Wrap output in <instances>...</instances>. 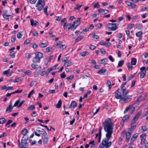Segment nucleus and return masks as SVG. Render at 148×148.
Masks as SVG:
<instances>
[{"label": "nucleus", "instance_id": "nucleus-12", "mask_svg": "<svg viewBox=\"0 0 148 148\" xmlns=\"http://www.w3.org/2000/svg\"><path fill=\"white\" fill-rule=\"evenodd\" d=\"M146 135V133H144L141 134L140 136V138L141 139V144L142 145H143L145 141Z\"/></svg>", "mask_w": 148, "mask_h": 148}, {"label": "nucleus", "instance_id": "nucleus-31", "mask_svg": "<svg viewBox=\"0 0 148 148\" xmlns=\"http://www.w3.org/2000/svg\"><path fill=\"white\" fill-rule=\"evenodd\" d=\"M124 63V60H123L120 61L118 62V66L119 67H121L122 66Z\"/></svg>", "mask_w": 148, "mask_h": 148}, {"label": "nucleus", "instance_id": "nucleus-62", "mask_svg": "<svg viewBox=\"0 0 148 148\" xmlns=\"http://www.w3.org/2000/svg\"><path fill=\"white\" fill-rule=\"evenodd\" d=\"M46 73V72L44 70V69L42 71V72L40 73V75L41 76H43L45 75Z\"/></svg>", "mask_w": 148, "mask_h": 148}, {"label": "nucleus", "instance_id": "nucleus-8", "mask_svg": "<svg viewBox=\"0 0 148 148\" xmlns=\"http://www.w3.org/2000/svg\"><path fill=\"white\" fill-rule=\"evenodd\" d=\"M142 110H140L138 113L135 115L132 121V124H134L136 123V121L138 118L140 116L142 113Z\"/></svg>", "mask_w": 148, "mask_h": 148}, {"label": "nucleus", "instance_id": "nucleus-16", "mask_svg": "<svg viewBox=\"0 0 148 148\" xmlns=\"http://www.w3.org/2000/svg\"><path fill=\"white\" fill-rule=\"evenodd\" d=\"M108 73L107 70L106 69H101L99 70L97 73L100 75H105Z\"/></svg>", "mask_w": 148, "mask_h": 148}, {"label": "nucleus", "instance_id": "nucleus-50", "mask_svg": "<svg viewBox=\"0 0 148 148\" xmlns=\"http://www.w3.org/2000/svg\"><path fill=\"white\" fill-rule=\"evenodd\" d=\"M111 83L110 81H108L107 85L109 89H110L112 87V86L111 85Z\"/></svg>", "mask_w": 148, "mask_h": 148}, {"label": "nucleus", "instance_id": "nucleus-34", "mask_svg": "<svg viewBox=\"0 0 148 148\" xmlns=\"http://www.w3.org/2000/svg\"><path fill=\"white\" fill-rule=\"evenodd\" d=\"M62 41H58L56 44L54 45L53 47H56L57 46L62 45Z\"/></svg>", "mask_w": 148, "mask_h": 148}, {"label": "nucleus", "instance_id": "nucleus-18", "mask_svg": "<svg viewBox=\"0 0 148 148\" xmlns=\"http://www.w3.org/2000/svg\"><path fill=\"white\" fill-rule=\"evenodd\" d=\"M30 24L32 26H36L39 25L38 22L36 21H34L33 19L30 20Z\"/></svg>", "mask_w": 148, "mask_h": 148}, {"label": "nucleus", "instance_id": "nucleus-6", "mask_svg": "<svg viewBox=\"0 0 148 148\" xmlns=\"http://www.w3.org/2000/svg\"><path fill=\"white\" fill-rule=\"evenodd\" d=\"M107 27L109 28L110 30L114 31L117 28V26L115 23H108L106 25Z\"/></svg>", "mask_w": 148, "mask_h": 148}, {"label": "nucleus", "instance_id": "nucleus-51", "mask_svg": "<svg viewBox=\"0 0 148 148\" xmlns=\"http://www.w3.org/2000/svg\"><path fill=\"white\" fill-rule=\"evenodd\" d=\"M143 34V32L142 31H140L136 33V36L139 37L140 36Z\"/></svg>", "mask_w": 148, "mask_h": 148}, {"label": "nucleus", "instance_id": "nucleus-37", "mask_svg": "<svg viewBox=\"0 0 148 148\" xmlns=\"http://www.w3.org/2000/svg\"><path fill=\"white\" fill-rule=\"evenodd\" d=\"M71 62L69 61L65 63L64 64V65L65 66H71Z\"/></svg>", "mask_w": 148, "mask_h": 148}, {"label": "nucleus", "instance_id": "nucleus-24", "mask_svg": "<svg viewBox=\"0 0 148 148\" xmlns=\"http://www.w3.org/2000/svg\"><path fill=\"white\" fill-rule=\"evenodd\" d=\"M108 61V60L107 59L104 58L101 59V60L100 63L102 64H104V65L107 64L106 63Z\"/></svg>", "mask_w": 148, "mask_h": 148}, {"label": "nucleus", "instance_id": "nucleus-61", "mask_svg": "<svg viewBox=\"0 0 148 148\" xmlns=\"http://www.w3.org/2000/svg\"><path fill=\"white\" fill-rule=\"evenodd\" d=\"M30 41V40L29 39H26L24 42V44L25 45H27Z\"/></svg>", "mask_w": 148, "mask_h": 148}, {"label": "nucleus", "instance_id": "nucleus-48", "mask_svg": "<svg viewBox=\"0 0 148 148\" xmlns=\"http://www.w3.org/2000/svg\"><path fill=\"white\" fill-rule=\"evenodd\" d=\"M52 50V48L51 47H48L46 49V52L49 53Z\"/></svg>", "mask_w": 148, "mask_h": 148}, {"label": "nucleus", "instance_id": "nucleus-28", "mask_svg": "<svg viewBox=\"0 0 148 148\" xmlns=\"http://www.w3.org/2000/svg\"><path fill=\"white\" fill-rule=\"evenodd\" d=\"M62 104V102L61 100L58 101V103L56 105V107L57 108H60Z\"/></svg>", "mask_w": 148, "mask_h": 148}, {"label": "nucleus", "instance_id": "nucleus-45", "mask_svg": "<svg viewBox=\"0 0 148 148\" xmlns=\"http://www.w3.org/2000/svg\"><path fill=\"white\" fill-rule=\"evenodd\" d=\"M31 115L32 117H35L37 115V113L36 111H34L31 113Z\"/></svg>", "mask_w": 148, "mask_h": 148}, {"label": "nucleus", "instance_id": "nucleus-40", "mask_svg": "<svg viewBox=\"0 0 148 148\" xmlns=\"http://www.w3.org/2000/svg\"><path fill=\"white\" fill-rule=\"evenodd\" d=\"M48 142V137H45L43 138V144H45L47 143Z\"/></svg>", "mask_w": 148, "mask_h": 148}, {"label": "nucleus", "instance_id": "nucleus-1", "mask_svg": "<svg viewBox=\"0 0 148 148\" xmlns=\"http://www.w3.org/2000/svg\"><path fill=\"white\" fill-rule=\"evenodd\" d=\"M113 122L110 119H106L103 123L104 130L106 132V136L107 138L110 139L111 136L113 132Z\"/></svg>", "mask_w": 148, "mask_h": 148}, {"label": "nucleus", "instance_id": "nucleus-22", "mask_svg": "<svg viewBox=\"0 0 148 148\" xmlns=\"http://www.w3.org/2000/svg\"><path fill=\"white\" fill-rule=\"evenodd\" d=\"M35 108V106L34 105H30L27 108V110L28 111L33 110Z\"/></svg>", "mask_w": 148, "mask_h": 148}, {"label": "nucleus", "instance_id": "nucleus-38", "mask_svg": "<svg viewBox=\"0 0 148 148\" xmlns=\"http://www.w3.org/2000/svg\"><path fill=\"white\" fill-rule=\"evenodd\" d=\"M93 5L94 7L95 8H99L100 7V5L98 3H93Z\"/></svg>", "mask_w": 148, "mask_h": 148}, {"label": "nucleus", "instance_id": "nucleus-32", "mask_svg": "<svg viewBox=\"0 0 148 148\" xmlns=\"http://www.w3.org/2000/svg\"><path fill=\"white\" fill-rule=\"evenodd\" d=\"M35 92L34 90H32V91L29 93L28 96V97L29 98H30L31 97V96L33 95Z\"/></svg>", "mask_w": 148, "mask_h": 148}, {"label": "nucleus", "instance_id": "nucleus-36", "mask_svg": "<svg viewBox=\"0 0 148 148\" xmlns=\"http://www.w3.org/2000/svg\"><path fill=\"white\" fill-rule=\"evenodd\" d=\"M48 8V6H46L43 9L44 12L45 14L47 16L48 15V14L47 13V10Z\"/></svg>", "mask_w": 148, "mask_h": 148}, {"label": "nucleus", "instance_id": "nucleus-10", "mask_svg": "<svg viewBox=\"0 0 148 148\" xmlns=\"http://www.w3.org/2000/svg\"><path fill=\"white\" fill-rule=\"evenodd\" d=\"M24 102V100H23L20 102V100H18L15 102L13 106V107H16L17 108H19L22 106Z\"/></svg>", "mask_w": 148, "mask_h": 148}, {"label": "nucleus", "instance_id": "nucleus-60", "mask_svg": "<svg viewBox=\"0 0 148 148\" xmlns=\"http://www.w3.org/2000/svg\"><path fill=\"white\" fill-rule=\"evenodd\" d=\"M3 17L6 19H8L9 18V17L10 16V15H7L5 14H3Z\"/></svg>", "mask_w": 148, "mask_h": 148}, {"label": "nucleus", "instance_id": "nucleus-58", "mask_svg": "<svg viewBox=\"0 0 148 148\" xmlns=\"http://www.w3.org/2000/svg\"><path fill=\"white\" fill-rule=\"evenodd\" d=\"M41 69V66H39L37 68L36 70V71H37L38 73H39L40 72Z\"/></svg>", "mask_w": 148, "mask_h": 148}, {"label": "nucleus", "instance_id": "nucleus-21", "mask_svg": "<svg viewBox=\"0 0 148 148\" xmlns=\"http://www.w3.org/2000/svg\"><path fill=\"white\" fill-rule=\"evenodd\" d=\"M130 118V116L128 115H125L122 119V121L124 122L127 121Z\"/></svg>", "mask_w": 148, "mask_h": 148}, {"label": "nucleus", "instance_id": "nucleus-30", "mask_svg": "<svg viewBox=\"0 0 148 148\" xmlns=\"http://www.w3.org/2000/svg\"><path fill=\"white\" fill-rule=\"evenodd\" d=\"M89 144L91 145L90 147L91 148L95 147V144L94 140L90 141L89 142Z\"/></svg>", "mask_w": 148, "mask_h": 148}, {"label": "nucleus", "instance_id": "nucleus-20", "mask_svg": "<svg viewBox=\"0 0 148 148\" xmlns=\"http://www.w3.org/2000/svg\"><path fill=\"white\" fill-rule=\"evenodd\" d=\"M89 54V52L88 51H84L80 53V55L82 57H84L87 55H88Z\"/></svg>", "mask_w": 148, "mask_h": 148}, {"label": "nucleus", "instance_id": "nucleus-39", "mask_svg": "<svg viewBox=\"0 0 148 148\" xmlns=\"http://www.w3.org/2000/svg\"><path fill=\"white\" fill-rule=\"evenodd\" d=\"M22 32H18L17 34V37L19 39L22 37Z\"/></svg>", "mask_w": 148, "mask_h": 148}, {"label": "nucleus", "instance_id": "nucleus-44", "mask_svg": "<svg viewBox=\"0 0 148 148\" xmlns=\"http://www.w3.org/2000/svg\"><path fill=\"white\" fill-rule=\"evenodd\" d=\"M27 2L30 3L32 4H34L36 2L37 0H26Z\"/></svg>", "mask_w": 148, "mask_h": 148}, {"label": "nucleus", "instance_id": "nucleus-14", "mask_svg": "<svg viewBox=\"0 0 148 148\" xmlns=\"http://www.w3.org/2000/svg\"><path fill=\"white\" fill-rule=\"evenodd\" d=\"M80 18H77L75 21V29L81 24Z\"/></svg>", "mask_w": 148, "mask_h": 148}, {"label": "nucleus", "instance_id": "nucleus-41", "mask_svg": "<svg viewBox=\"0 0 148 148\" xmlns=\"http://www.w3.org/2000/svg\"><path fill=\"white\" fill-rule=\"evenodd\" d=\"M6 120L4 118H2L0 119V123L1 124H3L5 122Z\"/></svg>", "mask_w": 148, "mask_h": 148}, {"label": "nucleus", "instance_id": "nucleus-13", "mask_svg": "<svg viewBox=\"0 0 148 148\" xmlns=\"http://www.w3.org/2000/svg\"><path fill=\"white\" fill-rule=\"evenodd\" d=\"M98 11L99 13L103 15L107 14L109 12V11L108 10L101 8L99 9Z\"/></svg>", "mask_w": 148, "mask_h": 148}, {"label": "nucleus", "instance_id": "nucleus-19", "mask_svg": "<svg viewBox=\"0 0 148 148\" xmlns=\"http://www.w3.org/2000/svg\"><path fill=\"white\" fill-rule=\"evenodd\" d=\"M134 3V1L132 0H127L125 2V3L128 6H130Z\"/></svg>", "mask_w": 148, "mask_h": 148}, {"label": "nucleus", "instance_id": "nucleus-57", "mask_svg": "<svg viewBox=\"0 0 148 148\" xmlns=\"http://www.w3.org/2000/svg\"><path fill=\"white\" fill-rule=\"evenodd\" d=\"M134 24H129L128 26L127 27V29H130L131 28H132L133 27V26H134Z\"/></svg>", "mask_w": 148, "mask_h": 148}, {"label": "nucleus", "instance_id": "nucleus-26", "mask_svg": "<svg viewBox=\"0 0 148 148\" xmlns=\"http://www.w3.org/2000/svg\"><path fill=\"white\" fill-rule=\"evenodd\" d=\"M51 57H47L46 58H45V63L46 64V65H47L48 62H49L51 59Z\"/></svg>", "mask_w": 148, "mask_h": 148}, {"label": "nucleus", "instance_id": "nucleus-7", "mask_svg": "<svg viewBox=\"0 0 148 148\" xmlns=\"http://www.w3.org/2000/svg\"><path fill=\"white\" fill-rule=\"evenodd\" d=\"M131 99V97L130 96H128L124 97H122V98L120 99L119 102L120 103H125L130 101Z\"/></svg>", "mask_w": 148, "mask_h": 148}, {"label": "nucleus", "instance_id": "nucleus-46", "mask_svg": "<svg viewBox=\"0 0 148 148\" xmlns=\"http://www.w3.org/2000/svg\"><path fill=\"white\" fill-rule=\"evenodd\" d=\"M25 75H29L31 74V72L30 70L26 71L24 72Z\"/></svg>", "mask_w": 148, "mask_h": 148}, {"label": "nucleus", "instance_id": "nucleus-5", "mask_svg": "<svg viewBox=\"0 0 148 148\" xmlns=\"http://www.w3.org/2000/svg\"><path fill=\"white\" fill-rule=\"evenodd\" d=\"M109 138H104L102 141V143L103 145L105 147L108 148L112 144L111 141L108 142Z\"/></svg>", "mask_w": 148, "mask_h": 148}, {"label": "nucleus", "instance_id": "nucleus-2", "mask_svg": "<svg viewBox=\"0 0 148 148\" xmlns=\"http://www.w3.org/2000/svg\"><path fill=\"white\" fill-rule=\"evenodd\" d=\"M129 92V90H126L125 86H122L121 89L119 88L115 92L114 97L117 99H121L122 96L126 95Z\"/></svg>", "mask_w": 148, "mask_h": 148}, {"label": "nucleus", "instance_id": "nucleus-47", "mask_svg": "<svg viewBox=\"0 0 148 148\" xmlns=\"http://www.w3.org/2000/svg\"><path fill=\"white\" fill-rule=\"evenodd\" d=\"M36 84H37V82H36L35 81L33 80V81H31V82L30 84V86L31 87H32L34 85H36Z\"/></svg>", "mask_w": 148, "mask_h": 148}, {"label": "nucleus", "instance_id": "nucleus-4", "mask_svg": "<svg viewBox=\"0 0 148 148\" xmlns=\"http://www.w3.org/2000/svg\"><path fill=\"white\" fill-rule=\"evenodd\" d=\"M45 5V2L44 0H38L36 4V7L38 11L41 10Z\"/></svg>", "mask_w": 148, "mask_h": 148}, {"label": "nucleus", "instance_id": "nucleus-55", "mask_svg": "<svg viewBox=\"0 0 148 148\" xmlns=\"http://www.w3.org/2000/svg\"><path fill=\"white\" fill-rule=\"evenodd\" d=\"M31 67L33 69L36 68L37 66V65L36 64L32 63L31 64Z\"/></svg>", "mask_w": 148, "mask_h": 148}, {"label": "nucleus", "instance_id": "nucleus-27", "mask_svg": "<svg viewBox=\"0 0 148 148\" xmlns=\"http://www.w3.org/2000/svg\"><path fill=\"white\" fill-rule=\"evenodd\" d=\"M137 60L136 58H132L131 59V64L132 65H135L136 62Z\"/></svg>", "mask_w": 148, "mask_h": 148}, {"label": "nucleus", "instance_id": "nucleus-17", "mask_svg": "<svg viewBox=\"0 0 148 148\" xmlns=\"http://www.w3.org/2000/svg\"><path fill=\"white\" fill-rule=\"evenodd\" d=\"M132 134V131L130 130L127 132L126 133V141L127 142H128L130 139L131 135Z\"/></svg>", "mask_w": 148, "mask_h": 148}, {"label": "nucleus", "instance_id": "nucleus-64", "mask_svg": "<svg viewBox=\"0 0 148 148\" xmlns=\"http://www.w3.org/2000/svg\"><path fill=\"white\" fill-rule=\"evenodd\" d=\"M135 73L131 75L130 77L127 78L128 80H130L131 79L133 78L135 76Z\"/></svg>", "mask_w": 148, "mask_h": 148}, {"label": "nucleus", "instance_id": "nucleus-53", "mask_svg": "<svg viewBox=\"0 0 148 148\" xmlns=\"http://www.w3.org/2000/svg\"><path fill=\"white\" fill-rule=\"evenodd\" d=\"M66 47V46L65 45H63L60 47V49L61 50H63Z\"/></svg>", "mask_w": 148, "mask_h": 148}, {"label": "nucleus", "instance_id": "nucleus-11", "mask_svg": "<svg viewBox=\"0 0 148 148\" xmlns=\"http://www.w3.org/2000/svg\"><path fill=\"white\" fill-rule=\"evenodd\" d=\"M145 67H142L140 69L141 72L140 77L141 78H143L145 75L146 71L145 70Z\"/></svg>", "mask_w": 148, "mask_h": 148}, {"label": "nucleus", "instance_id": "nucleus-25", "mask_svg": "<svg viewBox=\"0 0 148 148\" xmlns=\"http://www.w3.org/2000/svg\"><path fill=\"white\" fill-rule=\"evenodd\" d=\"M48 45V43H41L39 45L41 48H44L46 47Z\"/></svg>", "mask_w": 148, "mask_h": 148}, {"label": "nucleus", "instance_id": "nucleus-52", "mask_svg": "<svg viewBox=\"0 0 148 148\" xmlns=\"http://www.w3.org/2000/svg\"><path fill=\"white\" fill-rule=\"evenodd\" d=\"M15 53L14 51H11L10 53V55L11 56L12 58H13L15 57L14 54Z\"/></svg>", "mask_w": 148, "mask_h": 148}, {"label": "nucleus", "instance_id": "nucleus-35", "mask_svg": "<svg viewBox=\"0 0 148 148\" xmlns=\"http://www.w3.org/2000/svg\"><path fill=\"white\" fill-rule=\"evenodd\" d=\"M83 38L82 36H80L78 37L75 40V42H77L78 41L81 40Z\"/></svg>", "mask_w": 148, "mask_h": 148}, {"label": "nucleus", "instance_id": "nucleus-54", "mask_svg": "<svg viewBox=\"0 0 148 148\" xmlns=\"http://www.w3.org/2000/svg\"><path fill=\"white\" fill-rule=\"evenodd\" d=\"M134 124L131 127L130 129L131 130H130L131 131H133V130L135 128L136 126L137 125V124L136 123H135L134 124H132V125Z\"/></svg>", "mask_w": 148, "mask_h": 148}, {"label": "nucleus", "instance_id": "nucleus-33", "mask_svg": "<svg viewBox=\"0 0 148 148\" xmlns=\"http://www.w3.org/2000/svg\"><path fill=\"white\" fill-rule=\"evenodd\" d=\"M28 132L27 130L26 129H24L22 131V134L25 135H26Z\"/></svg>", "mask_w": 148, "mask_h": 148}, {"label": "nucleus", "instance_id": "nucleus-23", "mask_svg": "<svg viewBox=\"0 0 148 148\" xmlns=\"http://www.w3.org/2000/svg\"><path fill=\"white\" fill-rule=\"evenodd\" d=\"M138 135V134L137 133L134 134L131 138V140L133 142L135 141Z\"/></svg>", "mask_w": 148, "mask_h": 148}, {"label": "nucleus", "instance_id": "nucleus-49", "mask_svg": "<svg viewBox=\"0 0 148 148\" xmlns=\"http://www.w3.org/2000/svg\"><path fill=\"white\" fill-rule=\"evenodd\" d=\"M74 76L73 75H71L69 77H66V79L68 81L72 80Z\"/></svg>", "mask_w": 148, "mask_h": 148}, {"label": "nucleus", "instance_id": "nucleus-42", "mask_svg": "<svg viewBox=\"0 0 148 148\" xmlns=\"http://www.w3.org/2000/svg\"><path fill=\"white\" fill-rule=\"evenodd\" d=\"M82 6V5H79L78 4H76V7L75 8V9H76L78 10H79L80 9L81 7Z\"/></svg>", "mask_w": 148, "mask_h": 148}, {"label": "nucleus", "instance_id": "nucleus-29", "mask_svg": "<svg viewBox=\"0 0 148 148\" xmlns=\"http://www.w3.org/2000/svg\"><path fill=\"white\" fill-rule=\"evenodd\" d=\"M102 129V127H101L99 131V139L98 140V142H100V141L101 138V130Z\"/></svg>", "mask_w": 148, "mask_h": 148}, {"label": "nucleus", "instance_id": "nucleus-3", "mask_svg": "<svg viewBox=\"0 0 148 148\" xmlns=\"http://www.w3.org/2000/svg\"><path fill=\"white\" fill-rule=\"evenodd\" d=\"M35 56L32 59V61L34 63H39L40 59L43 57V55L40 52H37L35 53Z\"/></svg>", "mask_w": 148, "mask_h": 148}, {"label": "nucleus", "instance_id": "nucleus-63", "mask_svg": "<svg viewBox=\"0 0 148 148\" xmlns=\"http://www.w3.org/2000/svg\"><path fill=\"white\" fill-rule=\"evenodd\" d=\"M21 80L20 78H18L16 79H15L13 80V82L14 83L17 82H19Z\"/></svg>", "mask_w": 148, "mask_h": 148}, {"label": "nucleus", "instance_id": "nucleus-43", "mask_svg": "<svg viewBox=\"0 0 148 148\" xmlns=\"http://www.w3.org/2000/svg\"><path fill=\"white\" fill-rule=\"evenodd\" d=\"M25 57L27 59H29L31 57V55L30 53H28L25 54Z\"/></svg>", "mask_w": 148, "mask_h": 148}, {"label": "nucleus", "instance_id": "nucleus-56", "mask_svg": "<svg viewBox=\"0 0 148 148\" xmlns=\"http://www.w3.org/2000/svg\"><path fill=\"white\" fill-rule=\"evenodd\" d=\"M92 35L93 36V38L95 39H97L99 38V36L97 35H95V33H92Z\"/></svg>", "mask_w": 148, "mask_h": 148}, {"label": "nucleus", "instance_id": "nucleus-15", "mask_svg": "<svg viewBox=\"0 0 148 148\" xmlns=\"http://www.w3.org/2000/svg\"><path fill=\"white\" fill-rule=\"evenodd\" d=\"M14 107L12 105V102L10 103V104L8 106L6 109V112H10L12 110Z\"/></svg>", "mask_w": 148, "mask_h": 148}, {"label": "nucleus", "instance_id": "nucleus-9", "mask_svg": "<svg viewBox=\"0 0 148 148\" xmlns=\"http://www.w3.org/2000/svg\"><path fill=\"white\" fill-rule=\"evenodd\" d=\"M74 25V22L72 24V25L70 23H68L66 24V23H65L64 25V29L69 30L70 29H72V27Z\"/></svg>", "mask_w": 148, "mask_h": 148}, {"label": "nucleus", "instance_id": "nucleus-59", "mask_svg": "<svg viewBox=\"0 0 148 148\" xmlns=\"http://www.w3.org/2000/svg\"><path fill=\"white\" fill-rule=\"evenodd\" d=\"M10 69H9L7 70L4 71L3 72V74L4 75H7L8 73H9L10 72Z\"/></svg>", "mask_w": 148, "mask_h": 148}]
</instances>
